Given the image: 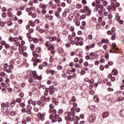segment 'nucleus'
Instances as JSON below:
<instances>
[{"instance_id":"42","label":"nucleus","mask_w":124,"mask_h":124,"mask_svg":"<svg viewBox=\"0 0 124 124\" xmlns=\"http://www.w3.org/2000/svg\"><path fill=\"white\" fill-rule=\"evenodd\" d=\"M32 74L34 76V78L37 76V75H36V71H35L32 72Z\"/></svg>"},{"instance_id":"22","label":"nucleus","mask_w":124,"mask_h":124,"mask_svg":"<svg viewBox=\"0 0 124 124\" xmlns=\"http://www.w3.org/2000/svg\"><path fill=\"white\" fill-rule=\"evenodd\" d=\"M51 45V42L47 41L45 44L46 47H49V46Z\"/></svg>"},{"instance_id":"5","label":"nucleus","mask_w":124,"mask_h":124,"mask_svg":"<svg viewBox=\"0 0 124 124\" xmlns=\"http://www.w3.org/2000/svg\"><path fill=\"white\" fill-rule=\"evenodd\" d=\"M37 116L38 118H40L41 121H44L45 120V118L44 117V114L41 113V112H39L37 114Z\"/></svg>"},{"instance_id":"57","label":"nucleus","mask_w":124,"mask_h":124,"mask_svg":"<svg viewBox=\"0 0 124 124\" xmlns=\"http://www.w3.org/2000/svg\"><path fill=\"white\" fill-rule=\"evenodd\" d=\"M107 9H108V10H110L111 9H112V6L108 5L107 7Z\"/></svg>"},{"instance_id":"59","label":"nucleus","mask_w":124,"mask_h":124,"mask_svg":"<svg viewBox=\"0 0 124 124\" xmlns=\"http://www.w3.org/2000/svg\"><path fill=\"white\" fill-rule=\"evenodd\" d=\"M49 91L46 90L45 91V95H48V93Z\"/></svg>"},{"instance_id":"40","label":"nucleus","mask_w":124,"mask_h":124,"mask_svg":"<svg viewBox=\"0 0 124 124\" xmlns=\"http://www.w3.org/2000/svg\"><path fill=\"white\" fill-rule=\"evenodd\" d=\"M8 17H12V12H9L7 13Z\"/></svg>"},{"instance_id":"17","label":"nucleus","mask_w":124,"mask_h":124,"mask_svg":"<svg viewBox=\"0 0 124 124\" xmlns=\"http://www.w3.org/2000/svg\"><path fill=\"white\" fill-rule=\"evenodd\" d=\"M112 74L113 75H117V74H118V70L116 69H113L112 71Z\"/></svg>"},{"instance_id":"30","label":"nucleus","mask_w":124,"mask_h":124,"mask_svg":"<svg viewBox=\"0 0 124 124\" xmlns=\"http://www.w3.org/2000/svg\"><path fill=\"white\" fill-rule=\"evenodd\" d=\"M84 10H86V11H87L88 12V11H91V10L90 8H89L88 6H86L84 7Z\"/></svg>"},{"instance_id":"46","label":"nucleus","mask_w":124,"mask_h":124,"mask_svg":"<svg viewBox=\"0 0 124 124\" xmlns=\"http://www.w3.org/2000/svg\"><path fill=\"white\" fill-rule=\"evenodd\" d=\"M0 75L1 76V77H4V76H5V73H4V72H1L0 74Z\"/></svg>"},{"instance_id":"4","label":"nucleus","mask_w":124,"mask_h":124,"mask_svg":"<svg viewBox=\"0 0 124 124\" xmlns=\"http://www.w3.org/2000/svg\"><path fill=\"white\" fill-rule=\"evenodd\" d=\"M32 62H34L33 63V64L34 65V66H36V65H37V63L38 62H40V60L38 59H33V58L32 59Z\"/></svg>"},{"instance_id":"63","label":"nucleus","mask_w":124,"mask_h":124,"mask_svg":"<svg viewBox=\"0 0 124 124\" xmlns=\"http://www.w3.org/2000/svg\"><path fill=\"white\" fill-rule=\"evenodd\" d=\"M83 4H87V1L86 0H82Z\"/></svg>"},{"instance_id":"3","label":"nucleus","mask_w":124,"mask_h":124,"mask_svg":"<svg viewBox=\"0 0 124 124\" xmlns=\"http://www.w3.org/2000/svg\"><path fill=\"white\" fill-rule=\"evenodd\" d=\"M31 110H32V107L31 105H28L27 106V110H26L27 114L31 115Z\"/></svg>"},{"instance_id":"9","label":"nucleus","mask_w":124,"mask_h":124,"mask_svg":"<svg viewBox=\"0 0 124 124\" xmlns=\"http://www.w3.org/2000/svg\"><path fill=\"white\" fill-rule=\"evenodd\" d=\"M34 9H35V7L33 6V7H31L30 8H27L26 9V11H27V12H30V11L31 10H34Z\"/></svg>"},{"instance_id":"52","label":"nucleus","mask_w":124,"mask_h":124,"mask_svg":"<svg viewBox=\"0 0 124 124\" xmlns=\"http://www.w3.org/2000/svg\"><path fill=\"white\" fill-rule=\"evenodd\" d=\"M54 93H55V90L52 89V90L50 91V94H54Z\"/></svg>"},{"instance_id":"48","label":"nucleus","mask_w":124,"mask_h":124,"mask_svg":"<svg viewBox=\"0 0 124 124\" xmlns=\"http://www.w3.org/2000/svg\"><path fill=\"white\" fill-rule=\"evenodd\" d=\"M83 64L84 66H89V62H84Z\"/></svg>"},{"instance_id":"39","label":"nucleus","mask_w":124,"mask_h":124,"mask_svg":"<svg viewBox=\"0 0 124 124\" xmlns=\"http://www.w3.org/2000/svg\"><path fill=\"white\" fill-rule=\"evenodd\" d=\"M108 4V2H107V1H105L103 3V5H104V6H107Z\"/></svg>"},{"instance_id":"20","label":"nucleus","mask_w":124,"mask_h":124,"mask_svg":"<svg viewBox=\"0 0 124 124\" xmlns=\"http://www.w3.org/2000/svg\"><path fill=\"white\" fill-rule=\"evenodd\" d=\"M50 113H52V114H57V110L53 109V110L49 109Z\"/></svg>"},{"instance_id":"10","label":"nucleus","mask_w":124,"mask_h":124,"mask_svg":"<svg viewBox=\"0 0 124 124\" xmlns=\"http://www.w3.org/2000/svg\"><path fill=\"white\" fill-rule=\"evenodd\" d=\"M4 70H6L7 73H12V71L11 70L10 67H8L7 68H6V69H4Z\"/></svg>"},{"instance_id":"18","label":"nucleus","mask_w":124,"mask_h":124,"mask_svg":"<svg viewBox=\"0 0 124 124\" xmlns=\"http://www.w3.org/2000/svg\"><path fill=\"white\" fill-rule=\"evenodd\" d=\"M40 7H41V8H42L43 9H46V6L45 5V4L41 3L40 4Z\"/></svg>"},{"instance_id":"54","label":"nucleus","mask_w":124,"mask_h":124,"mask_svg":"<svg viewBox=\"0 0 124 124\" xmlns=\"http://www.w3.org/2000/svg\"><path fill=\"white\" fill-rule=\"evenodd\" d=\"M88 38L90 40H92L93 39V35L90 34L88 36Z\"/></svg>"},{"instance_id":"26","label":"nucleus","mask_w":124,"mask_h":124,"mask_svg":"<svg viewBox=\"0 0 124 124\" xmlns=\"http://www.w3.org/2000/svg\"><path fill=\"white\" fill-rule=\"evenodd\" d=\"M30 48L31 49V50H32V51H33V50H34V44H31L30 45Z\"/></svg>"},{"instance_id":"16","label":"nucleus","mask_w":124,"mask_h":124,"mask_svg":"<svg viewBox=\"0 0 124 124\" xmlns=\"http://www.w3.org/2000/svg\"><path fill=\"white\" fill-rule=\"evenodd\" d=\"M29 25H30V26H31V27L35 26V23L34 22H31V21H29Z\"/></svg>"},{"instance_id":"7","label":"nucleus","mask_w":124,"mask_h":124,"mask_svg":"<svg viewBox=\"0 0 124 124\" xmlns=\"http://www.w3.org/2000/svg\"><path fill=\"white\" fill-rule=\"evenodd\" d=\"M1 107H4L5 108H9V105H8V102L7 103H2L1 104Z\"/></svg>"},{"instance_id":"53","label":"nucleus","mask_w":124,"mask_h":124,"mask_svg":"<svg viewBox=\"0 0 124 124\" xmlns=\"http://www.w3.org/2000/svg\"><path fill=\"white\" fill-rule=\"evenodd\" d=\"M4 67L5 69L6 68H7V67H9V65H8V64L5 63V64H4Z\"/></svg>"},{"instance_id":"62","label":"nucleus","mask_w":124,"mask_h":124,"mask_svg":"<svg viewBox=\"0 0 124 124\" xmlns=\"http://www.w3.org/2000/svg\"><path fill=\"white\" fill-rule=\"evenodd\" d=\"M76 26H77V27H79V26H80V22L77 21L76 22Z\"/></svg>"},{"instance_id":"25","label":"nucleus","mask_w":124,"mask_h":124,"mask_svg":"<svg viewBox=\"0 0 124 124\" xmlns=\"http://www.w3.org/2000/svg\"><path fill=\"white\" fill-rule=\"evenodd\" d=\"M10 115L11 116H15V115H16V112L14 110H13L11 112Z\"/></svg>"},{"instance_id":"34","label":"nucleus","mask_w":124,"mask_h":124,"mask_svg":"<svg viewBox=\"0 0 124 124\" xmlns=\"http://www.w3.org/2000/svg\"><path fill=\"white\" fill-rule=\"evenodd\" d=\"M5 23L3 21H1L0 22V27H4Z\"/></svg>"},{"instance_id":"64","label":"nucleus","mask_w":124,"mask_h":124,"mask_svg":"<svg viewBox=\"0 0 124 124\" xmlns=\"http://www.w3.org/2000/svg\"><path fill=\"white\" fill-rule=\"evenodd\" d=\"M39 69H43V65H39Z\"/></svg>"},{"instance_id":"44","label":"nucleus","mask_w":124,"mask_h":124,"mask_svg":"<svg viewBox=\"0 0 124 124\" xmlns=\"http://www.w3.org/2000/svg\"><path fill=\"white\" fill-rule=\"evenodd\" d=\"M54 17H53V16H49V17H48V20L49 21H53V18Z\"/></svg>"},{"instance_id":"45","label":"nucleus","mask_w":124,"mask_h":124,"mask_svg":"<svg viewBox=\"0 0 124 124\" xmlns=\"http://www.w3.org/2000/svg\"><path fill=\"white\" fill-rule=\"evenodd\" d=\"M91 48H94L95 47V43H93L90 45Z\"/></svg>"},{"instance_id":"41","label":"nucleus","mask_w":124,"mask_h":124,"mask_svg":"<svg viewBox=\"0 0 124 124\" xmlns=\"http://www.w3.org/2000/svg\"><path fill=\"white\" fill-rule=\"evenodd\" d=\"M28 81H29V82H30V83H32V82H33V79H32V78H30L28 79Z\"/></svg>"},{"instance_id":"8","label":"nucleus","mask_w":124,"mask_h":124,"mask_svg":"<svg viewBox=\"0 0 124 124\" xmlns=\"http://www.w3.org/2000/svg\"><path fill=\"white\" fill-rule=\"evenodd\" d=\"M111 46L112 47V49H113L114 50H115L116 51L119 50V48L117 47V46L115 43H113L111 44Z\"/></svg>"},{"instance_id":"1","label":"nucleus","mask_w":124,"mask_h":124,"mask_svg":"<svg viewBox=\"0 0 124 124\" xmlns=\"http://www.w3.org/2000/svg\"><path fill=\"white\" fill-rule=\"evenodd\" d=\"M59 118V115L56 114L55 116L53 114H50L49 116V119L52 120L53 123H56L57 122V119Z\"/></svg>"},{"instance_id":"36","label":"nucleus","mask_w":124,"mask_h":124,"mask_svg":"<svg viewBox=\"0 0 124 124\" xmlns=\"http://www.w3.org/2000/svg\"><path fill=\"white\" fill-rule=\"evenodd\" d=\"M114 5L117 7H119V6H120V3L115 2V3H114Z\"/></svg>"},{"instance_id":"43","label":"nucleus","mask_w":124,"mask_h":124,"mask_svg":"<svg viewBox=\"0 0 124 124\" xmlns=\"http://www.w3.org/2000/svg\"><path fill=\"white\" fill-rule=\"evenodd\" d=\"M72 101H73V102H75V101H76V98H75V96H73L72 97V99H71Z\"/></svg>"},{"instance_id":"23","label":"nucleus","mask_w":124,"mask_h":124,"mask_svg":"<svg viewBox=\"0 0 124 124\" xmlns=\"http://www.w3.org/2000/svg\"><path fill=\"white\" fill-rule=\"evenodd\" d=\"M35 80H36L37 79H38L39 80V81H40V80H41L42 79V77H41V76H40L39 77L38 76H37L35 78Z\"/></svg>"},{"instance_id":"61","label":"nucleus","mask_w":124,"mask_h":124,"mask_svg":"<svg viewBox=\"0 0 124 124\" xmlns=\"http://www.w3.org/2000/svg\"><path fill=\"white\" fill-rule=\"evenodd\" d=\"M115 39H116V36L113 35L111 37V40H115Z\"/></svg>"},{"instance_id":"6","label":"nucleus","mask_w":124,"mask_h":124,"mask_svg":"<svg viewBox=\"0 0 124 124\" xmlns=\"http://www.w3.org/2000/svg\"><path fill=\"white\" fill-rule=\"evenodd\" d=\"M18 40H19V39H18V38L17 37L13 38L12 37H11L9 38V41H10V42H12V41H14V42H16V41H18Z\"/></svg>"},{"instance_id":"37","label":"nucleus","mask_w":124,"mask_h":124,"mask_svg":"<svg viewBox=\"0 0 124 124\" xmlns=\"http://www.w3.org/2000/svg\"><path fill=\"white\" fill-rule=\"evenodd\" d=\"M105 58V59H109V53H106Z\"/></svg>"},{"instance_id":"60","label":"nucleus","mask_w":124,"mask_h":124,"mask_svg":"<svg viewBox=\"0 0 124 124\" xmlns=\"http://www.w3.org/2000/svg\"><path fill=\"white\" fill-rule=\"evenodd\" d=\"M108 19H112V14H109L108 15Z\"/></svg>"},{"instance_id":"55","label":"nucleus","mask_w":124,"mask_h":124,"mask_svg":"<svg viewBox=\"0 0 124 124\" xmlns=\"http://www.w3.org/2000/svg\"><path fill=\"white\" fill-rule=\"evenodd\" d=\"M90 94H91L92 95H93L94 93V92H93V90H91L89 92Z\"/></svg>"},{"instance_id":"58","label":"nucleus","mask_w":124,"mask_h":124,"mask_svg":"<svg viewBox=\"0 0 124 124\" xmlns=\"http://www.w3.org/2000/svg\"><path fill=\"white\" fill-rule=\"evenodd\" d=\"M82 7V5L80 4H77V8H81Z\"/></svg>"},{"instance_id":"21","label":"nucleus","mask_w":124,"mask_h":124,"mask_svg":"<svg viewBox=\"0 0 124 124\" xmlns=\"http://www.w3.org/2000/svg\"><path fill=\"white\" fill-rule=\"evenodd\" d=\"M41 47H37L36 48V51L37 53H40L41 52Z\"/></svg>"},{"instance_id":"47","label":"nucleus","mask_w":124,"mask_h":124,"mask_svg":"<svg viewBox=\"0 0 124 124\" xmlns=\"http://www.w3.org/2000/svg\"><path fill=\"white\" fill-rule=\"evenodd\" d=\"M1 16L3 18H5L6 17V13H3L1 15Z\"/></svg>"},{"instance_id":"15","label":"nucleus","mask_w":124,"mask_h":124,"mask_svg":"<svg viewBox=\"0 0 124 124\" xmlns=\"http://www.w3.org/2000/svg\"><path fill=\"white\" fill-rule=\"evenodd\" d=\"M109 116V112H106L103 113V118H106V117H108Z\"/></svg>"},{"instance_id":"13","label":"nucleus","mask_w":124,"mask_h":124,"mask_svg":"<svg viewBox=\"0 0 124 124\" xmlns=\"http://www.w3.org/2000/svg\"><path fill=\"white\" fill-rule=\"evenodd\" d=\"M97 6H98V8H99V9H100V10H103L104 7L103 6V5L100 4H97Z\"/></svg>"},{"instance_id":"12","label":"nucleus","mask_w":124,"mask_h":124,"mask_svg":"<svg viewBox=\"0 0 124 124\" xmlns=\"http://www.w3.org/2000/svg\"><path fill=\"white\" fill-rule=\"evenodd\" d=\"M56 40H57V37H50V38H49V41H56Z\"/></svg>"},{"instance_id":"11","label":"nucleus","mask_w":124,"mask_h":124,"mask_svg":"<svg viewBox=\"0 0 124 124\" xmlns=\"http://www.w3.org/2000/svg\"><path fill=\"white\" fill-rule=\"evenodd\" d=\"M32 55L34 57V58H35V59H36V58H38V57H39V55H38V54H37L36 52H35V51H33L32 52Z\"/></svg>"},{"instance_id":"56","label":"nucleus","mask_w":124,"mask_h":124,"mask_svg":"<svg viewBox=\"0 0 124 124\" xmlns=\"http://www.w3.org/2000/svg\"><path fill=\"white\" fill-rule=\"evenodd\" d=\"M16 104V101H14L11 103V106H15V105Z\"/></svg>"},{"instance_id":"51","label":"nucleus","mask_w":124,"mask_h":124,"mask_svg":"<svg viewBox=\"0 0 124 124\" xmlns=\"http://www.w3.org/2000/svg\"><path fill=\"white\" fill-rule=\"evenodd\" d=\"M21 112L22 113H26V112H27V109L25 108H23L21 109Z\"/></svg>"},{"instance_id":"33","label":"nucleus","mask_w":124,"mask_h":124,"mask_svg":"<svg viewBox=\"0 0 124 124\" xmlns=\"http://www.w3.org/2000/svg\"><path fill=\"white\" fill-rule=\"evenodd\" d=\"M75 41L76 42H78V41H80V38L79 37H76L75 38Z\"/></svg>"},{"instance_id":"28","label":"nucleus","mask_w":124,"mask_h":124,"mask_svg":"<svg viewBox=\"0 0 124 124\" xmlns=\"http://www.w3.org/2000/svg\"><path fill=\"white\" fill-rule=\"evenodd\" d=\"M54 48V46L53 45H51L49 47H48V50L49 51H51L52 50H53Z\"/></svg>"},{"instance_id":"50","label":"nucleus","mask_w":124,"mask_h":124,"mask_svg":"<svg viewBox=\"0 0 124 124\" xmlns=\"http://www.w3.org/2000/svg\"><path fill=\"white\" fill-rule=\"evenodd\" d=\"M55 16H56V17H60V14H59V13L58 12H56L55 13Z\"/></svg>"},{"instance_id":"35","label":"nucleus","mask_w":124,"mask_h":124,"mask_svg":"<svg viewBox=\"0 0 124 124\" xmlns=\"http://www.w3.org/2000/svg\"><path fill=\"white\" fill-rule=\"evenodd\" d=\"M58 114H62V113H63V110H62V109H60L58 110Z\"/></svg>"},{"instance_id":"27","label":"nucleus","mask_w":124,"mask_h":124,"mask_svg":"<svg viewBox=\"0 0 124 124\" xmlns=\"http://www.w3.org/2000/svg\"><path fill=\"white\" fill-rule=\"evenodd\" d=\"M50 74H51V75H54L55 74V71L52 69H50Z\"/></svg>"},{"instance_id":"32","label":"nucleus","mask_w":124,"mask_h":124,"mask_svg":"<svg viewBox=\"0 0 124 124\" xmlns=\"http://www.w3.org/2000/svg\"><path fill=\"white\" fill-rule=\"evenodd\" d=\"M49 108H50V110H52L53 108H55V107H54V105L53 104H50L49 105Z\"/></svg>"},{"instance_id":"31","label":"nucleus","mask_w":124,"mask_h":124,"mask_svg":"<svg viewBox=\"0 0 124 124\" xmlns=\"http://www.w3.org/2000/svg\"><path fill=\"white\" fill-rule=\"evenodd\" d=\"M21 101H22V99L18 98L16 99V102H17L18 103H21Z\"/></svg>"},{"instance_id":"14","label":"nucleus","mask_w":124,"mask_h":124,"mask_svg":"<svg viewBox=\"0 0 124 124\" xmlns=\"http://www.w3.org/2000/svg\"><path fill=\"white\" fill-rule=\"evenodd\" d=\"M111 6L112 10H113L114 11H116V9H117V7H116V6L114 5V2H112L111 3Z\"/></svg>"},{"instance_id":"19","label":"nucleus","mask_w":124,"mask_h":124,"mask_svg":"<svg viewBox=\"0 0 124 124\" xmlns=\"http://www.w3.org/2000/svg\"><path fill=\"white\" fill-rule=\"evenodd\" d=\"M1 110L3 113H6V111H8V109L4 107H2Z\"/></svg>"},{"instance_id":"49","label":"nucleus","mask_w":124,"mask_h":124,"mask_svg":"<svg viewBox=\"0 0 124 124\" xmlns=\"http://www.w3.org/2000/svg\"><path fill=\"white\" fill-rule=\"evenodd\" d=\"M20 107H22V108H24V107L26 106V104H25L24 103H21L20 104Z\"/></svg>"},{"instance_id":"29","label":"nucleus","mask_w":124,"mask_h":124,"mask_svg":"<svg viewBox=\"0 0 124 124\" xmlns=\"http://www.w3.org/2000/svg\"><path fill=\"white\" fill-rule=\"evenodd\" d=\"M59 116L60 115H58V117L57 118V121H58L59 123H61V122L62 121V118L59 117Z\"/></svg>"},{"instance_id":"2","label":"nucleus","mask_w":124,"mask_h":124,"mask_svg":"<svg viewBox=\"0 0 124 124\" xmlns=\"http://www.w3.org/2000/svg\"><path fill=\"white\" fill-rule=\"evenodd\" d=\"M96 120V114H92L89 117V121L91 123H94V121Z\"/></svg>"},{"instance_id":"24","label":"nucleus","mask_w":124,"mask_h":124,"mask_svg":"<svg viewBox=\"0 0 124 124\" xmlns=\"http://www.w3.org/2000/svg\"><path fill=\"white\" fill-rule=\"evenodd\" d=\"M120 115H121L122 117H124V109H123L122 110H121L120 111Z\"/></svg>"},{"instance_id":"38","label":"nucleus","mask_w":124,"mask_h":124,"mask_svg":"<svg viewBox=\"0 0 124 124\" xmlns=\"http://www.w3.org/2000/svg\"><path fill=\"white\" fill-rule=\"evenodd\" d=\"M34 111L35 112H38L39 111V109L37 107H34Z\"/></svg>"}]
</instances>
